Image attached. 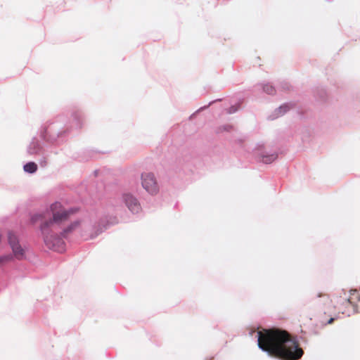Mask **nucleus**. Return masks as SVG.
<instances>
[{"mask_svg":"<svg viewBox=\"0 0 360 360\" xmlns=\"http://www.w3.org/2000/svg\"><path fill=\"white\" fill-rule=\"evenodd\" d=\"M258 345L262 350L281 360H298L304 352L290 334L279 329H269L258 333Z\"/></svg>","mask_w":360,"mask_h":360,"instance_id":"obj_1","label":"nucleus"},{"mask_svg":"<svg viewBox=\"0 0 360 360\" xmlns=\"http://www.w3.org/2000/svg\"><path fill=\"white\" fill-rule=\"evenodd\" d=\"M72 212L66 210L60 202L53 203L50 210L42 213L34 214L31 221L32 223L41 221V231L44 236L46 245L56 252H63L65 244L58 237H53L49 234V231L56 230L58 226L68 221Z\"/></svg>","mask_w":360,"mask_h":360,"instance_id":"obj_2","label":"nucleus"},{"mask_svg":"<svg viewBox=\"0 0 360 360\" xmlns=\"http://www.w3.org/2000/svg\"><path fill=\"white\" fill-rule=\"evenodd\" d=\"M141 184L143 188L150 194H156L158 192V185L153 173H143L141 174Z\"/></svg>","mask_w":360,"mask_h":360,"instance_id":"obj_3","label":"nucleus"},{"mask_svg":"<svg viewBox=\"0 0 360 360\" xmlns=\"http://www.w3.org/2000/svg\"><path fill=\"white\" fill-rule=\"evenodd\" d=\"M123 200L129 208V210L133 213H138L141 210V205L137 199L129 193H125L123 195Z\"/></svg>","mask_w":360,"mask_h":360,"instance_id":"obj_4","label":"nucleus"},{"mask_svg":"<svg viewBox=\"0 0 360 360\" xmlns=\"http://www.w3.org/2000/svg\"><path fill=\"white\" fill-rule=\"evenodd\" d=\"M108 226V222L106 219H102L98 223V225L94 228V231L90 234V238H93L96 237Z\"/></svg>","mask_w":360,"mask_h":360,"instance_id":"obj_5","label":"nucleus"},{"mask_svg":"<svg viewBox=\"0 0 360 360\" xmlns=\"http://www.w3.org/2000/svg\"><path fill=\"white\" fill-rule=\"evenodd\" d=\"M13 253V256L20 260L24 258L25 255V250L21 247L20 243H17L12 247H11Z\"/></svg>","mask_w":360,"mask_h":360,"instance_id":"obj_6","label":"nucleus"},{"mask_svg":"<svg viewBox=\"0 0 360 360\" xmlns=\"http://www.w3.org/2000/svg\"><path fill=\"white\" fill-rule=\"evenodd\" d=\"M278 155L276 153L271 155H261V161L266 164H269L276 160Z\"/></svg>","mask_w":360,"mask_h":360,"instance_id":"obj_7","label":"nucleus"},{"mask_svg":"<svg viewBox=\"0 0 360 360\" xmlns=\"http://www.w3.org/2000/svg\"><path fill=\"white\" fill-rule=\"evenodd\" d=\"M8 242L11 247L19 243L18 237L12 231L8 232Z\"/></svg>","mask_w":360,"mask_h":360,"instance_id":"obj_8","label":"nucleus"},{"mask_svg":"<svg viewBox=\"0 0 360 360\" xmlns=\"http://www.w3.org/2000/svg\"><path fill=\"white\" fill-rule=\"evenodd\" d=\"M37 165L33 162H28L24 165V170L26 172L34 173L37 171Z\"/></svg>","mask_w":360,"mask_h":360,"instance_id":"obj_9","label":"nucleus"},{"mask_svg":"<svg viewBox=\"0 0 360 360\" xmlns=\"http://www.w3.org/2000/svg\"><path fill=\"white\" fill-rule=\"evenodd\" d=\"M79 226V222L75 221L63 230V235L65 236L68 233L75 229Z\"/></svg>","mask_w":360,"mask_h":360,"instance_id":"obj_10","label":"nucleus"},{"mask_svg":"<svg viewBox=\"0 0 360 360\" xmlns=\"http://www.w3.org/2000/svg\"><path fill=\"white\" fill-rule=\"evenodd\" d=\"M13 259V256L11 255H6L0 256V265H2L4 263L8 262Z\"/></svg>","mask_w":360,"mask_h":360,"instance_id":"obj_11","label":"nucleus"},{"mask_svg":"<svg viewBox=\"0 0 360 360\" xmlns=\"http://www.w3.org/2000/svg\"><path fill=\"white\" fill-rule=\"evenodd\" d=\"M314 298H323L326 302L330 301L329 295L324 292H317Z\"/></svg>","mask_w":360,"mask_h":360,"instance_id":"obj_12","label":"nucleus"},{"mask_svg":"<svg viewBox=\"0 0 360 360\" xmlns=\"http://www.w3.org/2000/svg\"><path fill=\"white\" fill-rule=\"evenodd\" d=\"M264 91L269 94H273L275 92V89L271 85H265L264 86Z\"/></svg>","mask_w":360,"mask_h":360,"instance_id":"obj_13","label":"nucleus"},{"mask_svg":"<svg viewBox=\"0 0 360 360\" xmlns=\"http://www.w3.org/2000/svg\"><path fill=\"white\" fill-rule=\"evenodd\" d=\"M289 108H289L288 105L286 104V105H283L281 106L278 110H279V112L282 111L283 112H285L287 110H288Z\"/></svg>","mask_w":360,"mask_h":360,"instance_id":"obj_14","label":"nucleus"},{"mask_svg":"<svg viewBox=\"0 0 360 360\" xmlns=\"http://www.w3.org/2000/svg\"><path fill=\"white\" fill-rule=\"evenodd\" d=\"M334 320H335V319L331 317V318L329 319V320L325 324H326V323L327 324H331V323H333Z\"/></svg>","mask_w":360,"mask_h":360,"instance_id":"obj_15","label":"nucleus"}]
</instances>
